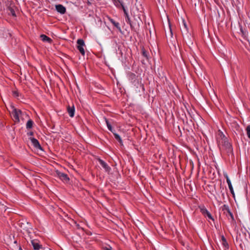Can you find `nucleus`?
<instances>
[{"mask_svg":"<svg viewBox=\"0 0 250 250\" xmlns=\"http://www.w3.org/2000/svg\"><path fill=\"white\" fill-rule=\"evenodd\" d=\"M11 114L14 121L19 123L20 120V118H21L23 114V113L20 109L15 108L14 106H11Z\"/></svg>","mask_w":250,"mask_h":250,"instance_id":"7ed1b4c3","label":"nucleus"},{"mask_svg":"<svg viewBox=\"0 0 250 250\" xmlns=\"http://www.w3.org/2000/svg\"><path fill=\"white\" fill-rule=\"evenodd\" d=\"M142 55L144 57H145L146 60L148 61L149 60V54L148 53L144 48H143L142 49Z\"/></svg>","mask_w":250,"mask_h":250,"instance_id":"2eb2a0df","label":"nucleus"},{"mask_svg":"<svg viewBox=\"0 0 250 250\" xmlns=\"http://www.w3.org/2000/svg\"><path fill=\"white\" fill-rule=\"evenodd\" d=\"M240 30L241 33H242V36L244 37V39H246L248 34V31L247 30H244L242 26L240 27Z\"/></svg>","mask_w":250,"mask_h":250,"instance_id":"dca6fc26","label":"nucleus"},{"mask_svg":"<svg viewBox=\"0 0 250 250\" xmlns=\"http://www.w3.org/2000/svg\"><path fill=\"white\" fill-rule=\"evenodd\" d=\"M27 134L28 136H32L33 135V132H30L29 133H28Z\"/></svg>","mask_w":250,"mask_h":250,"instance_id":"c756f323","label":"nucleus"},{"mask_svg":"<svg viewBox=\"0 0 250 250\" xmlns=\"http://www.w3.org/2000/svg\"><path fill=\"white\" fill-rule=\"evenodd\" d=\"M109 21L117 28L120 29L119 27V23L117 22H116L114 20L112 19L109 18H108Z\"/></svg>","mask_w":250,"mask_h":250,"instance_id":"a211bd4d","label":"nucleus"},{"mask_svg":"<svg viewBox=\"0 0 250 250\" xmlns=\"http://www.w3.org/2000/svg\"><path fill=\"white\" fill-rule=\"evenodd\" d=\"M125 15H126V21H127H127H128L127 22L129 23V24H130V20H129V19L128 18V14H127L126 12Z\"/></svg>","mask_w":250,"mask_h":250,"instance_id":"cd10ccee","label":"nucleus"},{"mask_svg":"<svg viewBox=\"0 0 250 250\" xmlns=\"http://www.w3.org/2000/svg\"><path fill=\"white\" fill-rule=\"evenodd\" d=\"M103 250H112V248L110 246L103 248Z\"/></svg>","mask_w":250,"mask_h":250,"instance_id":"bb28decb","label":"nucleus"},{"mask_svg":"<svg viewBox=\"0 0 250 250\" xmlns=\"http://www.w3.org/2000/svg\"><path fill=\"white\" fill-rule=\"evenodd\" d=\"M115 138L119 141V142L122 145H123V144H122V140L120 138V137L118 135V134H115Z\"/></svg>","mask_w":250,"mask_h":250,"instance_id":"4be33fe9","label":"nucleus"},{"mask_svg":"<svg viewBox=\"0 0 250 250\" xmlns=\"http://www.w3.org/2000/svg\"><path fill=\"white\" fill-rule=\"evenodd\" d=\"M181 30L184 38L188 43H192V36L188 32V25L185 20H182V25L181 27Z\"/></svg>","mask_w":250,"mask_h":250,"instance_id":"f257e3e1","label":"nucleus"},{"mask_svg":"<svg viewBox=\"0 0 250 250\" xmlns=\"http://www.w3.org/2000/svg\"><path fill=\"white\" fill-rule=\"evenodd\" d=\"M40 38L43 42L51 43L52 41L51 38H49L48 37L44 34L41 35L40 36Z\"/></svg>","mask_w":250,"mask_h":250,"instance_id":"4468645a","label":"nucleus"},{"mask_svg":"<svg viewBox=\"0 0 250 250\" xmlns=\"http://www.w3.org/2000/svg\"><path fill=\"white\" fill-rule=\"evenodd\" d=\"M77 48L83 56L85 55V51L83 47L85 46L84 41L83 39H78L77 41Z\"/></svg>","mask_w":250,"mask_h":250,"instance_id":"20e7f679","label":"nucleus"},{"mask_svg":"<svg viewBox=\"0 0 250 250\" xmlns=\"http://www.w3.org/2000/svg\"><path fill=\"white\" fill-rule=\"evenodd\" d=\"M200 211L201 213L205 216L209 212L205 207L200 208Z\"/></svg>","mask_w":250,"mask_h":250,"instance_id":"aec40b11","label":"nucleus"},{"mask_svg":"<svg viewBox=\"0 0 250 250\" xmlns=\"http://www.w3.org/2000/svg\"><path fill=\"white\" fill-rule=\"evenodd\" d=\"M32 145L34 146V147L36 148L42 149V147L39 142V141L34 138H30Z\"/></svg>","mask_w":250,"mask_h":250,"instance_id":"f8f14e48","label":"nucleus"},{"mask_svg":"<svg viewBox=\"0 0 250 250\" xmlns=\"http://www.w3.org/2000/svg\"><path fill=\"white\" fill-rule=\"evenodd\" d=\"M232 124H233V126H235V127H237L238 126V125L236 123V122H235L234 121H233V123Z\"/></svg>","mask_w":250,"mask_h":250,"instance_id":"c85d7f7f","label":"nucleus"},{"mask_svg":"<svg viewBox=\"0 0 250 250\" xmlns=\"http://www.w3.org/2000/svg\"><path fill=\"white\" fill-rule=\"evenodd\" d=\"M113 2L116 6L121 7L125 13V7L122 1H120V0H113Z\"/></svg>","mask_w":250,"mask_h":250,"instance_id":"9b49d317","label":"nucleus"},{"mask_svg":"<svg viewBox=\"0 0 250 250\" xmlns=\"http://www.w3.org/2000/svg\"><path fill=\"white\" fill-rule=\"evenodd\" d=\"M221 240L222 241V244L223 246L225 247H228L229 245L227 243V240L225 238V236L224 235H222L221 236Z\"/></svg>","mask_w":250,"mask_h":250,"instance_id":"6ab92c4d","label":"nucleus"},{"mask_svg":"<svg viewBox=\"0 0 250 250\" xmlns=\"http://www.w3.org/2000/svg\"><path fill=\"white\" fill-rule=\"evenodd\" d=\"M228 213H229V216L230 217V218L232 220H233L234 219L233 215L232 213L230 211V210L229 209H228Z\"/></svg>","mask_w":250,"mask_h":250,"instance_id":"a878e982","label":"nucleus"},{"mask_svg":"<svg viewBox=\"0 0 250 250\" xmlns=\"http://www.w3.org/2000/svg\"><path fill=\"white\" fill-rule=\"evenodd\" d=\"M33 122L32 120H29L26 125V128L30 129L33 126Z\"/></svg>","mask_w":250,"mask_h":250,"instance_id":"f3484780","label":"nucleus"},{"mask_svg":"<svg viewBox=\"0 0 250 250\" xmlns=\"http://www.w3.org/2000/svg\"><path fill=\"white\" fill-rule=\"evenodd\" d=\"M67 112L70 117H73L75 114V107L74 105H68L67 107Z\"/></svg>","mask_w":250,"mask_h":250,"instance_id":"9d476101","label":"nucleus"},{"mask_svg":"<svg viewBox=\"0 0 250 250\" xmlns=\"http://www.w3.org/2000/svg\"><path fill=\"white\" fill-rule=\"evenodd\" d=\"M56 176L63 182L67 183L69 181V178L66 174L61 172L58 170L56 171Z\"/></svg>","mask_w":250,"mask_h":250,"instance_id":"39448f33","label":"nucleus"},{"mask_svg":"<svg viewBox=\"0 0 250 250\" xmlns=\"http://www.w3.org/2000/svg\"><path fill=\"white\" fill-rule=\"evenodd\" d=\"M105 120L106 124L107 125L108 129L110 131H112V126L111 125V124L109 123V121H108V120L107 119L105 118Z\"/></svg>","mask_w":250,"mask_h":250,"instance_id":"412c9836","label":"nucleus"},{"mask_svg":"<svg viewBox=\"0 0 250 250\" xmlns=\"http://www.w3.org/2000/svg\"><path fill=\"white\" fill-rule=\"evenodd\" d=\"M224 176L226 178L227 183V184L228 185L229 188V189L232 195H234V190H233V187H232L231 181H230V179H229L228 174L227 173H225L224 174Z\"/></svg>","mask_w":250,"mask_h":250,"instance_id":"0eeeda50","label":"nucleus"},{"mask_svg":"<svg viewBox=\"0 0 250 250\" xmlns=\"http://www.w3.org/2000/svg\"><path fill=\"white\" fill-rule=\"evenodd\" d=\"M142 63L144 64V63H145V62H144V60H142Z\"/></svg>","mask_w":250,"mask_h":250,"instance_id":"473e14b6","label":"nucleus"},{"mask_svg":"<svg viewBox=\"0 0 250 250\" xmlns=\"http://www.w3.org/2000/svg\"><path fill=\"white\" fill-rule=\"evenodd\" d=\"M218 146L223 147V148L227 150L228 152H230L232 151V149L231 144L229 142L228 138L224 135L221 140L219 141Z\"/></svg>","mask_w":250,"mask_h":250,"instance_id":"f03ea898","label":"nucleus"},{"mask_svg":"<svg viewBox=\"0 0 250 250\" xmlns=\"http://www.w3.org/2000/svg\"><path fill=\"white\" fill-rule=\"evenodd\" d=\"M131 77H132V79H133V78H135V77H136V75H134V74H131Z\"/></svg>","mask_w":250,"mask_h":250,"instance_id":"7c9ffc66","label":"nucleus"},{"mask_svg":"<svg viewBox=\"0 0 250 250\" xmlns=\"http://www.w3.org/2000/svg\"><path fill=\"white\" fill-rule=\"evenodd\" d=\"M56 10L61 14H64L66 13V8L62 4H59L55 5Z\"/></svg>","mask_w":250,"mask_h":250,"instance_id":"423d86ee","label":"nucleus"},{"mask_svg":"<svg viewBox=\"0 0 250 250\" xmlns=\"http://www.w3.org/2000/svg\"><path fill=\"white\" fill-rule=\"evenodd\" d=\"M99 163L102 167L105 169L106 171H109L110 167L107 165V164L104 162L103 160L100 159Z\"/></svg>","mask_w":250,"mask_h":250,"instance_id":"ddd939ff","label":"nucleus"},{"mask_svg":"<svg viewBox=\"0 0 250 250\" xmlns=\"http://www.w3.org/2000/svg\"><path fill=\"white\" fill-rule=\"evenodd\" d=\"M19 250H22V249H21V247H20L19 248Z\"/></svg>","mask_w":250,"mask_h":250,"instance_id":"2f4dec72","label":"nucleus"},{"mask_svg":"<svg viewBox=\"0 0 250 250\" xmlns=\"http://www.w3.org/2000/svg\"><path fill=\"white\" fill-rule=\"evenodd\" d=\"M31 244L33 248L35 250H39L42 248V246L40 244L39 242L37 240H33L31 241Z\"/></svg>","mask_w":250,"mask_h":250,"instance_id":"6e6552de","label":"nucleus"},{"mask_svg":"<svg viewBox=\"0 0 250 250\" xmlns=\"http://www.w3.org/2000/svg\"><path fill=\"white\" fill-rule=\"evenodd\" d=\"M248 137L250 138V125H248L246 128Z\"/></svg>","mask_w":250,"mask_h":250,"instance_id":"5701e85b","label":"nucleus"},{"mask_svg":"<svg viewBox=\"0 0 250 250\" xmlns=\"http://www.w3.org/2000/svg\"><path fill=\"white\" fill-rule=\"evenodd\" d=\"M5 207H6L4 205L1 204V203L0 202V211H2V210H5Z\"/></svg>","mask_w":250,"mask_h":250,"instance_id":"393cba45","label":"nucleus"},{"mask_svg":"<svg viewBox=\"0 0 250 250\" xmlns=\"http://www.w3.org/2000/svg\"><path fill=\"white\" fill-rule=\"evenodd\" d=\"M205 216L207 217L209 219H211L213 221L214 220V219L212 217L211 214H210V213L209 212H208Z\"/></svg>","mask_w":250,"mask_h":250,"instance_id":"b1692460","label":"nucleus"},{"mask_svg":"<svg viewBox=\"0 0 250 250\" xmlns=\"http://www.w3.org/2000/svg\"><path fill=\"white\" fill-rule=\"evenodd\" d=\"M16 7L14 5H10L7 8V13L8 15H11L14 17H16L15 12Z\"/></svg>","mask_w":250,"mask_h":250,"instance_id":"1a4fd4ad","label":"nucleus"}]
</instances>
